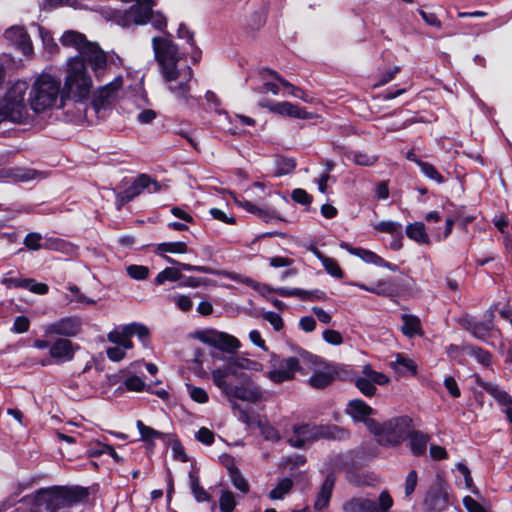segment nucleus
Masks as SVG:
<instances>
[{"label":"nucleus","mask_w":512,"mask_h":512,"mask_svg":"<svg viewBox=\"0 0 512 512\" xmlns=\"http://www.w3.org/2000/svg\"><path fill=\"white\" fill-rule=\"evenodd\" d=\"M152 47L168 90L179 101L189 104L193 99L190 95L189 85L193 71L188 65H180L183 54L179 52L177 45L172 41L171 35L153 37Z\"/></svg>","instance_id":"f257e3e1"},{"label":"nucleus","mask_w":512,"mask_h":512,"mask_svg":"<svg viewBox=\"0 0 512 512\" xmlns=\"http://www.w3.org/2000/svg\"><path fill=\"white\" fill-rule=\"evenodd\" d=\"M88 497L83 487L55 486L39 490L33 499L31 512H60L76 505Z\"/></svg>","instance_id":"f03ea898"},{"label":"nucleus","mask_w":512,"mask_h":512,"mask_svg":"<svg viewBox=\"0 0 512 512\" xmlns=\"http://www.w3.org/2000/svg\"><path fill=\"white\" fill-rule=\"evenodd\" d=\"M28 103L37 114L61 107L60 79L48 73L38 75L31 85Z\"/></svg>","instance_id":"7ed1b4c3"},{"label":"nucleus","mask_w":512,"mask_h":512,"mask_svg":"<svg viewBox=\"0 0 512 512\" xmlns=\"http://www.w3.org/2000/svg\"><path fill=\"white\" fill-rule=\"evenodd\" d=\"M212 381L215 386L220 389L222 394L231 402L233 410L240 409V406L235 402V399L241 401L257 403L263 400V392L261 388L254 383L245 374H240L237 378L241 380L240 385H231L228 382L227 372L211 371Z\"/></svg>","instance_id":"20e7f679"},{"label":"nucleus","mask_w":512,"mask_h":512,"mask_svg":"<svg viewBox=\"0 0 512 512\" xmlns=\"http://www.w3.org/2000/svg\"><path fill=\"white\" fill-rule=\"evenodd\" d=\"M60 42L63 46L75 48L81 54L80 57L90 64L97 78L103 76L107 68V56L97 43L88 41L84 34L72 30L66 31Z\"/></svg>","instance_id":"39448f33"},{"label":"nucleus","mask_w":512,"mask_h":512,"mask_svg":"<svg viewBox=\"0 0 512 512\" xmlns=\"http://www.w3.org/2000/svg\"><path fill=\"white\" fill-rule=\"evenodd\" d=\"M64 91L77 101L87 100L93 87L92 78L85 61L79 56L71 57L66 62Z\"/></svg>","instance_id":"423d86ee"},{"label":"nucleus","mask_w":512,"mask_h":512,"mask_svg":"<svg viewBox=\"0 0 512 512\" xmlns=\"http://www.w3.org/2000/svg\"><path fill=\"white\" fill-rule=\"evenodd\" d=\"M29 86L26 81L17 80L12 83L0 101V121L9 120L23 123L29 118L26 93Z\"/></svg>","instance_id":"0eeeda50"},{"label":"nucleus","mask_w":512,"mask_h":512,"mask_svg":"<svg viewBox=\"0 0 512 512\" xmlns=\"http://www.w3.org/2000/svg\"><path fill=\"white\" fill-rule=\"evenodd\" d=\"M315 357L307 351H300L298 357L281 359L276 355L270 358L269 370L266 377L273 383H282L293 380L295 373L301 371V362H314Z\"/></svg>","instance_id":"6e6552de"},{"label":"nucleus","mask_w":512,"mask_h":512,"mask_svg":"<svg viewBox=\"0 0 512 512\" xmlns=\"http://www.w3.org/2000/svg\"><path fill=\"white\" fill-rule=\"evenodd\" d=\"M411 424L406 416L396 417L381 425L375 423L371 431L376 435L377 441L382 445H398L405 438Z\"/></svg>","instance_id":"1a4fd4ad"},{"label":"nucleus","mask_w":512,"mask_h":512,"mask_svg":"<svg viewBox=\"0 0 512 512\" xmlns=\"http://www.w3.org/2000/svg\"><path fill=\"white\" fill-rule=\"evenodd\" d=\"M338 431L336 426L329 425H295L287 441L292 447L303 448L319 439L335 438Z\"/></svg>","instance_id":"9d476101"},{"label":"nucleus","mask_w":512,"mask_h":512,"mask_svg":"<svg viewBox=\"0 0 512 512\" xmlns=\"http://www.w3.org/2000/svg\"><path fill=\"white\" fill-rule=\"evenodd\" d=\"M394 504L387 490H383L377 502L366 497H353L343 503L344 512H390Z\"/></svg>","instance_id":"9b49d317"},{"label":"nucleus","mask_w":512,"mask_h":512,"mask_svg":"<svg viewBox=\"0 0 512 512\" xmlns=\"http://www.w3.org/2000/svg\"><path fill=\"white\" fill-rule=\"evenodd\" d=\"M197 338L202 343L228 354H233L240 348V341L236 337L214 329L198 332Z\"/></svg>","instance_id":"f8f14e48"},{"label":"nucleus","mask_w":512,"mask_h":512,"mask_svg":"<svg viewBox=\"0 0 512 512\" xmlns=\"http://www.w3.org/2000/svg\"><path fill=\"white\" fill-rule=\"evenodd\" d=\"M145 189H147L150 193L157 192L160 189V185L155 180L151 179L148 175H140L126 190L117 194L118 208L120 209L123 205L132 201Z\"/></svg>","instance_id":"ddd939ff"},{"label":"nucleus","mask_w":512,"mask_h":512,"mask_svg":"<svg viewBox=\"0 0 512 512\" xmlns=\"http://www.w3.org/2000/svg\"><path fill=\"white\" fill-rule=\"evenodd\" d=\"M82 319L78 316H67L44 326L46 336L75 337L82 330Z\"/></svg>","instance_id":"4468645a"},{"label":"nucleus","mask_w":512,"mask_h":512,"mask_svg":"<svg viewBox=\"0 0 512 512\" xmlns=\"http://www.w3.org/2000/svg\"><path fill=\"white\" fill-rule=\"evenodd\" d=\"M123 79L121 76L116 77L110 83L100 87L94 94L93 101L91 103V109L96 113H99L101 108L114 101L118 95L119 90L122 88Z\"/></svg>","instance_id":"2eb2a0df"},{"label":"nucleus","mask_w":512,"mask_h":512,"mask_svg":"<svg viewBox=\"0 0 512 512\" xmlns=\"http://www.w3.org/2000/svg\"><path fill=\"white\" fill-rule=\"evenodd\" d=\"M345 412L355 421L363 422L371 430L375 422L369 419L373 414V409L361 399H353L347 403Z\"/></svg>","instance_id":"dca6fc26"},{"label":"nucleus","mask_w":512,"mask_h":512,"mask_svg":"<svg viewBox=\"0 0 512 512\" xmlns=\"http://www.w3.org/2000/svg\"><path fill=\"white\" fill-rule=\"evenodd\" d=\"M4 37L16 46L24 55L30 56L33 52L32 42L22 26H12L4 33Z\"/></svg>","instance_id":"f3484780"},{"label":"nucleus","mask_w":512,"mask_h":512,"mask_svg":"<svg viewBox=\"0 0 512 512\" xmlns=\"http://www.w3.org/2000/svg\"><path fill=\"white\" fill-rule=\"evenodd\" d=\"M238 370H250V371H263V365L260 362L251 360L244 357H237L228 361V363L222 367L213 369L212 371L227 372V375L238 377Z\"/></svg>","instance_id":"a211bd4d"},{"label":"nucleus","mask_w":512,"mask_h":512,"mask_svg":"<svg viewBox=\"0 0 512 512\" xmlns=\"http://www.w3.org/2000/svg\"><path fill=\"white\" fill-rule=\"evenodd\" d=\"M475 383L491 395L499 405L512 408V397L497 384L484 381L479 375L474 376Z\"/></svg>","instance_id":"6ab92c4d"},{"label":"nucleus","mask_w":512,"mask_h":512,"mask_svg":"<svg viewBox=\"0 0 512 512\" xmlns=\"http://www.w3.org/2000/svg\"><path fill=\"white\" fill-rule=\"evenodd\" d=\"M448 505V493L442 487L429 490L424 500L425 508L430 512H443Z\"/></svg>","instance_id":"aec40b11"},{"label":"nucleus","mask_w":512,"mask_h":512,"mask_svg":"<svg viewBox=\"0 0 512 512\" xmlns=\"http://www.w3.org/2000/svg\"><path fill=\"white\" fill-rule=\"evenodd\" d=\"M76 347L66 338H58L49 350L50 356L59 362H67L74 357Z\"/></svg>","instance_id":"412c9836"},{"label":"nucleus","mask_w":512,"mask_h":512,"mask_svg":"<svg viewBox=\"0 0 512 512\" xmlns=\"http://www.w3.org/2000/svg\"><path fill=\"white\" fill-rule=\"evenodd\" d=\"M271 111L281 116H288L296 119H309L311 114L305 109L290 102H279L271 107Z\"/></svg>","instance_id":"4be33fe9"},{"label":"nucleus","mask_w":512,"mask_h":512,"mask_svg":"<svg viewBox=\"0 0 512 512\" xmlns=\"http://www.w3.org/2000/svg\"><path fill=\"white\" fill-rule=\"evenodd\" d=\"M335 485V477L333 474L327 475L325 481L321 485V488L318 492L317 498L314 502V508L316 510H322L328 507L332 491Z\"/></svg>","instance_id":"5701e85b"},{"label":"nucleus","mask_w":512,"mask_h":512,"mask_svg":"<svg viewBox=\"0 0 512 512\" xmlns=\"http://www.w3.org/2000/svg\"><path fill=\"white\" fill-rule=\"evenodd\" d=\"M340 247L342 249L346 250L347 252H349L350 254L359 257L361 260H363L366 263L374 264L376 266H378V264H383L382 257L378 256L373 251H370V250H367L364 248H360V247H352L347 242H341Z\"/></svg>","instance_id":"b1692460"},{"label":"nucleus","mask_w":512,"mask_h":512,"mask_svg":"<svg viewBox=\"0 0 512 512\" xmlns=\"http://www.w3.org/2000/svg\"><path fill=\"white\" fill-rule=\"evenodd\" d=\"M430 436L421 431H413L409 434V447L414 456H421L427 450Z\"/></svg>","instance_id":"393cba45"},{"label":"nucleus","mask_w":512,"mask_h":512,"mask_svg":"<svg viewBox=\"0 0 512 512\" xmlns=\"http://www.w3.org/2000/svg\"><path fill=\"white\" fill-rule=\"evenodd\" d=\"M486 319L482 322H476L471 326V333L480 340H486L489 333L494 329L493 311H488L485 315Z\"/></svg>","instance_id":"a878e982"},{"label":"nucleus","mask_w":512,"mask_h":512,"mask_svg":"<svg viewBox=\"0 0 512 512\" xmlns=\"http://www.w3.org/2000/svg\"><path fill=\"white\" fill-rule=\"evenodd\" d=\"M235 203L245 209L247 212L252 213L264 221L268 222L270 219L274 217V212L265 208L258 207L251 201L246 199L235 198Z\"/></svg>","instance_id":"bb28decb"},{"label":"nucleus","mask_w":512,"mask_h":512,"mask_svg":"<svg viewBox=\"0 0 512 512\" xmlns=\"http://www.w3.org/2000/svg\"><path fill=\"white\" fill-rule=\"evenodd\" d=\"M406 234L411 240H414L419 244L430 243L425 225L422 222H415L407 225Z\"/></svg>","instance_id":"cd10ccee"},{"label":"nucleus","mask_w":512,"mask_h":512,"mask_svg":"<svg viewBox=\"0 0 512 512\" xmlns=\"http://www.w3.org/2000/svg\"><path fill=\"white\" fill-rule=\"evenodd\" d=\"M401 320L403 322L401 331L405 336L411 338L420 332L421 323L418 317L409 314H403Z\"/></svg>","instance_id":"c85d7f7f"},{"label":"nucleus","mask_w":512,"mask_h":512,"mask_svg":"<svg viewBox=\"0 0 512 512\" xmlns=\"http://www.w3.org/2000/svg\"><path fill=\"white\" fill-rule=\"evenodd\" d=\"M370 293L378 296L393 297L396 295V288L391 280L381 279L371 286Z\"/></svg>","instance_id":"c756f323"},{"label":"nucleus","mask_w":512,"mask_h":512,"mask_svg":"<svg viewBox=\"0 0 512 512\" xmlns=\"http://www.w3.org/2000/svg\"><path fill=\"white\" fill-rule=\"evenodd\" d=\"M293 487V481L290 478L281 479L276 487L269 492L271 500H281L287 495Z\"/></svg>","instance_id":"7c9ffc66"},{"label":"nucleus","mask_w":512,"mask_h":512,"mask_svg":"<svg viewBox=\"0 0 512 512\" xmlns=\"http://www.w3.org/2000/svg\"><path fill=\"white\" fill-rule=\"evenodd\" d=\"M347 157L360 166H372L378 161V155L367 152L353 151Z\"/></svg>","instance_id":"2f4dec72"},{"label":"nucleus","mask_w":512,"mask_h":512,"mask_svg":"<svg viewBox=\"0 0 512 512\" xmlns=\"http://www.w3.org/2000/svg\"><path fill=\"white\" fill-rule=\"evenodd\" d=\"M392 366L398 373L401 374L410 372L412 375H415L417 373V367L414 362L401 354L396 356V360L392 363Z\"/></svg>","instance_id":"473e14b6"},{"label":"nucleus","mask_w":512,"mask_h":512,"mask_svg":"<svg viewBox=\"0 0 512 512\" xmlns=\"http://www.w3.org/2000/svg\"><path fill=\"white\" fill-rule=\"evenodd\" d=\"M156 252L160 254H184L187 252V245L182 241L160 243L157 245Z\"/></svg>","instance_id":"72a5a7b5"},{"label":"nucleus","mask_w":512,"mask_h":512,"mask_svg":"<svg viewBox=\"0 0 512 512\" xmlns=\"http://www.w3.org/2000/svg\"><path fill=\"white\" fill-rule=\"evenodd\" d=\"M136 426L141 436L142 441L153 444L154 440L159 439L163 436V433L145 425L142 421L138 420Z\"/></svg>","instance_id":"f704fd0d"},{"label":"nucleus","mask_w":512,"mask_h":512,"mask_svg":"<svg viewBox=\"0 0 512 512\" xmlns=\"http://www.w3.org/2000/svg\"><path fill=\"white\" fill-rule=\"evenodd\" d=\"M374 228L390 235H402V224L392 220H384L374 224Z\"/></svg>","instance_id":"c9c22d12"},{"label":"nucleus","mask_w":512,"mask_h":512,"mask_svg":"<svg viewBox=\"0 0 512 512\" xmlns=\"http://www.w3.org/2000/svg\"><path fill=\"white\" fill-rule=\"evenodd\" d=\"M190 488L198 502H204L210 500V495L206 492V490L200 485L199 479L197 476L190 474Z\"/></svg>","instance_id":"e433bc0d"},{"label":"nucleus","mask_w":512,"mask_h":512,"mask_svg":"<svg viewBox=\"0 0 512 512\" xmlns=\"http://www.w3.org/2000/svg\"><path fill=\"white\" fill-rule=\"evenodd\" d=\"M333 380L329 372H316L309 378V384L313 388L322 389L331 384Z\"/></svg>","instance_id":"4c0bfd02"},{"label":"nucleus","mask_w":512,"mask_h":512,"mask_svg":"<svg viewBox=\"0 0 512 512\" xmlns=\"http://www.w3.org/2000/svg\"><path fill=\"white\" fill-rule=\"evenodd\" d=\"M469 355L474 357L483 366H488L491 363V354L476 346H465L463 348Z\"/></svg>","instance_id":"58836bf2"},{"label":"nucleus","mask_w":512,"mask_h":512,"mask_svg":"<svg viewBox=\"0 0 512 512\" xmlns=\"http://www.w3.org/2000/svg\"><path fill=\"white\" fill-rule=\"evenodd\" d=\"M417 165L419 166L421 172L429 179L436 181L437 183H443L444 178L437 171V169L430 163L417 160Z\"/></svg>","instance_id":"ea45409f"},{"label":"nucleus","mask_w":512,"mask_h":512,"mask_svg":"<svg viewBox=\"0 0 512 512\" xmlns=\"http://www.w3.org/2000/svg\"><path fill=\"white\" fill-rule=\"evenodd\" d=\"M107 339L109 342L118 346H123L126 349L133 348V343L131 339H128L127 337H124V335H122L121 328L110 331L107 335Z\"/></svg>","instance_id":"a19ab883"},{"label":"nucleus","mask_w":512,"mask_h":512,"mask_svg":"<svg viewBox=\"0 0 512 512\" xmlns=\"http://www.w3.org/2000/svg\"><path fill=\"white\" fill-rule=\"evenodd\" d=\"M181 278V273L176 268H165L155 278V283L157 285H162L166 281H177Z\"/></svg>","instance_id":"79ce46f5"},{"label":"nucleus","mask_w":512,"mask_h":512,"mask_svg":"<svg viewBox=\"0 0 512 512\" xmlns=\"http://www.w3.org/2000/svg\"><path fill=\"white\" fill-rule=\"evenodd\" d=\"M36 171L33 169L15 168L7 172V176L15 181H29L35 178Z\"/></svg>","instance_id":"37998d69"},{"label":"nucleus","mask_w":512,"mask_h":512,"mask_svg":"<svg viewBox=\"0 0 512 512\" xmlns=\"http://www.w3.org/2000/svg\"><path fill=\"white\" fill-rule=\"evenodd\" d=\"M221 512H232L236 506L234 494L229 490H223L219 499Z\"/></svg>","instance_id":"c03bdc74"},{"label":"nucleus","mask_w":512,"mask_h":512,"mask_svg":"<svg viewBox=\"0 0 512 512\" xmlns=\"http://www.w3.org/2000/svg\"><path fill=\"white\" fill-rule=\"evenodd\" d=\"M363 375L369 378L374 385H385L389 382V378L385 374L373 370L370 365L364 366Z\"/></svg>","instance_id":"a18cd8bd"},{"label":"nucleus","mask_w":512,"mask_h":512,"mask_svg":"<svg viewBox=\"0 0 512 512\" xmlns=\"http://www.w3.org/2000/svg\"><path fill=\"white\" fill-rule=\"evenodd\" d=\"M275 293L281 297H298L301 300H308V290L299 288L279 287L275 289Z\"/></svg>","instance_id":"49530a36"},{"label":"nucleus","mask_w":512,"mask_h":512,"mask_svg":"<svg viewBox=\"0 0 512 512\" xmlns=\"http://www.w3.org/2000/svg\"><path fill=\"white\" fill-rule=\"evenodd\" d=\"M356 387L367 397L373 396L376 392V386L364 375L356 380Z\"/></svg>","instance_id":"de8ad7c7"},{"label":"nucleus","mask_w":512,"mask_h":512,"mask_svg":"<svg viewBox=\"0 0 512 512\" xmlns=\"http://www.w3.org/2000/svg\"><path fill=\"white\" fill-rule=\"evenodd\" d=\"M127 274L135 280H144L149 275V269L143 265H129L126 267Z\"/></svg>","instance_id":"09e8293b"},{"label":"nucleus","mask_w":512,"mask_h":512,"mask_svg":"<svg viewBox=\"0 0 512 512\" xmlns=\"http://www.w3.org/2000/svg\"><path fill=\"white\" fill-rule=\"evenodd\" d=\"M322 265L325 268L326 272L331 276L335 278L343 277V271L335 259L327 257L326 259H323Z\"/></svg>","instance_id":"8fccbe9b"},{"label":"nucleus","mask_w":512,"mask_h":512,"mask_svg":"<svg viewBox=\"0 0 512 512\" xmlns=\"http://www.w3.org/2000/svg\"><path fill=\"white\" fill-rule=\"evenodd\" d=\"M127 390L134 392H142L146 388L145 382L138 376H131L124 382Z\"/></svg>","instance_id":"3c124183"},{"label":"nucleus","mask_w":512,"mask_h":512,"mask_svg":"<svg viewBox=\"0 0 512 512\" xmlns=\"http://www.w3.org/2000/svg\"><path fill=\"white\" fill-rule=\"evenodd\" d=\"M41 240L42 236L39 233L31 232L26 235L24 245L30 250L37 251L42 248Z\"/></svg>","instance_id":"603ef678"},{"label":"nucleus","mask_w":512,"mask_h":512,"mask_svg":"<svg viewBox=\"0 0 512 512\" xmlns=\"http://www.w3.org/2000/svg\"><path fill=\"white\" fill-rule=\"evenodd\" d=\"M69 291L74 294V297H67L69 302H78V303H86L89 305L95 304V301L91 298L86 297L84 294L80 292V289L76 285H70Z\"/></svg>","instance_id":"864d4df0"},{"label":"nucleus","mask_w":512,"mask_h":512,"mask_svg":"<svg viewBox=\"0 0 512 512\" xmlns=\"http://www.w3.org/2000/svg\"><path fill=\"white\" fill-rule=\"evenodd\" d=\"M418 482V474L415 470H411L405 479V496L410 497L414 492Z\"/></svg>","instance_id":"5fc2aeb1"},{"label":"nucleus","mask_w":512,"mask_h":512,"mask_svg":"<svg viewBox=\"0 0 512 512\" xmlns=\"http://www.w3.org/2000/svg\"><path fill=\"white\" fill-rule=\"evenodd\" d=\"M30 320L26 316H17L14 320L11 331L17 334L25 333L29 330Z\"/></svg>","instance_id":"6e6d98bb"},{"label":"nucleus","mask_w":512,"mask_h":512,"mask_svg":"<svg viewBox=\"0 0 512 512\" xmlns=\"http://www.w3.org/2000/svg\"><path fill=\"white\" fill-rule=\"evenodd\" d=\"M322 336L324 341L330 345L338 346L343 343V337L337 330L327 329Z\"/></svg>","instance_id":"4d7b16f0"},{"label":"nucleus","mask_w":512,"mask_h":512,"mask_svg":"<svg viewBox=\"0 0 512 512\" xmlns=\"http://www.w3.org/2000/svg\"><path fill=\"white\" fill-rule=\"evenodd\" d=\"M231 481L233 486L241 492L247 493L249 491L247 480L237 470L232 472Z\"/></svg>","instance_id":"13d9d810"},{"label":"nucleus","mask_w":512,"mask_h":512,"mask_svg":"<svg viewBox=\"0 0 512 512\" xmlns=\"http://www.w3.org/2000/svg\"><path fill=\"white\" fill-rule=\"evenodd\" d=\"M126 348L115 345L106 349L107 357L114 362L122 360L126 355Z\"/></svg>","instance_id":"bf43d9fd"},{"label":"nucleus","mask_w":512,"mask_h":512,"mask_svg":"<svg viewBox=\"0 0 512 512\" xmlns=\"http://www.w3.org/2000/svg\"><path fill=\"white\" fill-rule=\"evenodd\" d=\"M172 301L183 312L189 311L193 306V302H192L191 298L186 295L173 296Z\"/></svg>","instance_id":"052dcab7"},{"label":"nucleus","mask_w":512,"mask_h":512,"mask_svg":"<svg viewBox=\"0 0 512 512\" xmlns=\"http://www.w3.org/2000/svg\"><path fill=\"white\" fill-rule=\"evenodd\" d=\"M26 289L32 293L44 295L48 292L49 287L45 283L36 282L34 279L29 278L27 279Z\"/></svg>","instance_id":"680f3d73"},{"label":"nucleus","mask_w":512,"mask_h":512,"mask_svg":"<svg viewBox=\"0 0 512 512\" xmlns=\"http://www.w3.org/2000/svg\"><path fill=\"white\" fill-rule=\"evenodd\" d=\"M189 395L190 397L197 403L204 404L208 402V394L201 387H189Z\"/></svg>","instance_id":"e2e57ef3"},{"label":"nucleus","mask_w":512,"mask_h":512,"mask_svg":"<svg viewBox=\"0 0 512 512\" xmlns=\"http://www.w3.org/2000/svg\"><path fill=\"white\" fill-rule=\"evenodd\" d=\"M263 318L268 321L276 331L283 328V320L278 313L272 311L265 312Z\"/></svg>","instance_id":"0e129e2a"},{"label":"nucleus","mask_w":512,"mask_h":512,"mask_svg":"<svg viewBox=\"0 0 512 512\" xmlns=\"http://www.w3.org/2000/svg\"><path fill=\"white\" fill-rule=\"evenodd\" d=\"M196 439L205 445H211L214 442V433L206 427H201L196 433Z\"/></svg>","instance_id":"69168bd1"},{"label":"nucleus","mask_w":512,"mask_h":512,"mask_svg":"<svg viewBox=\"0 0 512 512\" xmlns=\"http://www.w3.org/2000/svg\"><path fill=\"white\" fill-rule=\"evenodd\" d=\"M291 197L295 202L302 205H308L312 201L311 196L305 190L300 188L293 190Z\"/></svg>","instance_id":"338daca9"},{"label":"nucleus","mask_w":512,"mask_h":512,"mask_svg":"<svg viewBox=\"0 0 512 512\" xmlns=\"http://www.w3.org/2000/svg\"><path fill=\"white\" fill-rule=\"evenodd\" d=\"M463 504L469 512H487L476 500L470 496L464 497Z\"/></svg>","instance_id":"774afa93"}]
</instances>
